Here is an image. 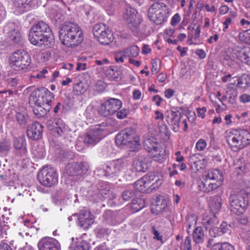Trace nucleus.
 I'll return each instance as SVG.
<instances>
[{
	"label": "nucleus",
	"mask_w": 250,
	"mask_h": 250,
	"mask_svg": "<svg viewBox=\"0 0 250 250\" xmlns=\"http://www.w3.org/2000/svg\"><path fill=\"white\" fill-rule=\"evenodd\" d=\"M89 167L88 164L86 162L80 164L77 162H72L66 165L65 171L70 176H81L88 171Z\"/></svg>",
	"instance_id": "16"
},
{
	"label": "nucleus",
	"mask_w": 250,
	"mask_h": 250,
	"mask_svg": "<svg viewBox=\"0 0 250 250\" xmlns=\"http://www.w3.org/2000/svg\"><path fill=\"white\" fill-rule=\"evenodd\" d=\"M220 186L219 182H211L205 178L203 181L198 183V188L200 190L204 192H209L217 189Z\"/></svg>",
	"instance_id": "25"
},
{
	"label": "nucleus",
	"mask_w": 250,
	"mask_h": 250,
	"mask_svg": "<svg viewBox=\"0 0 250 250\" xmlns=\"http://www.w3.org/2000/svg\"><path fill=\"white\" fill-rule=\"evenodd\" d=\"M165 117L167 123L171 126L172 129L175 132L179 131L181 124L184 125L183 130L186 131L188 129L187 119H183L182 113L178 110H167L165 113Z\"/></svg>",
	"instance_id": "11"
},
{
	"label": "nucleus",
	"mask_w": 250,
	"mask_h": 250,
	"mask_svg": "<svg viewBox=\"0 0 250 250\" xmlns=\"http://www.w3.org/2000/svg\"><path fill=\"white\" fill-rule=\"evenodd\" d=\"M90 244L85 240L78 241L72 250H89Z\"/></svg>",
	"instance_id": "40"
},
{
	"label": "nucleus",
	"mask_w": 250,
	"mask_h": 250,
	"mask_svg": "<svg viewBox=\"0 0 250 250\" xmlns=\"http://www.w3.org/2000/svg\"><path fill=\"white\" fill-rule=\"evenodd\" d=\"M161 184L162 181L158 176L151 173L137 180L134 183V188L138 191L144 192L148 188H150L151 189H155Z\"/></svg>",
	"instance_id": "9"
},
{
	"label": "nucleus",
	"mask_w": 250,
	"mask_h": 250,
	"mask_svg": "<svg viewBox=\"0 0 250 250\" xmlns=\"http://www.w3.org/2000/svg\"><path fill=\"white\" fill-rule=\"evenodd\" d=\"M229 227L230 226L227 222H223L220 225V227H219L221 235L227 232L229 230Z\"/></svg>",
	"instance_id": "56"
},
{
	"label": "nucleus",
	"mask_w": 250,
	"mask_h": 250,
	"mask_svg": "<svg viewBox=\"0 0 250 250\" xmlns=\"http://www.w3.org/2000/svg\"><path fill=\"white\" fill-rule=\"evenodd\" d=\"M50 7L48 9V14L50 16L54 19L56 21L62 20V15L60 5H62L60 1L50 0L48 3Z\"/></svg>",
	"instance_id": "21"
},
{
	"label": "nucleus",
	"mask_w": 250,
	"mask_h": 250,
	"mask_svg": "<svg viewBox=\"0 0 250 250\" xmlns=\"http://www.w3.org/2000/svg\"><path fill=\"white\" fill-rule=\"evenodd\" d=\"M240 100L243 103H248L250 102V95L247 94H242L240 97Z\"/></svg>",
	"instance_id": "62"
},
{
	"label": "nucleus",
	"mask_w": 250,
	"mask_h": 250,
	"mask_svg": "<svg viewBox=\"0 0 250 250\" xmlns=\"http://www.w3.org/2000/svg\"><path fill=\"white\" fill-rule=\"evenodd\" d=\"M193 241L196 244H201L204 242L205 238L204 232L201 227H196L193 232Z\"/></svg>",
	"instance_id": "30"
},
{
	"label": "nucleus",
	"mask_w": 250,
	"mask_h": 250,
	"mask_svg": "<svg viewBox=\"0 0 250 250\" xmlns=\"http://www.w3.org/2000/svg\"><path fill=\"white\" fill-rule=\"evenodd\" d=\"M145 206L144 200L140 198H133L130 205V208L133 212L139 211Z\"/></svg>",
	"instance_id": "32"
},
{
	"label": "nucleus",
	"mask_w": 250,
	"mask_h": 250,
	"mask_svg": "<svg viewBox=\"0 0 250 250\" xmlns=\"http://www.w3.org/2000/svg\"><path fill=\"white\" fill-rule=\"evenodd\" d=\"M128 161L125 159H119L106 164L103 169L101 167L96 168L98 175L106 177L117 176L120 173L126 169Z\"/></svg>",
	"instance_id": "7"
},
{
	"label": "nucleus",
	"mask_w": 250,
	"mask_h": 250,
	"mask_svg": "<svg viewBox=\"0 0 250 250\" xmlns=\"http://www.w3.org/2000/svg\"><path fill=\"white\" fill-rule=\"evenodd\" d=\"M26 146V141L24 137H20L14 138L13 141V146L15 150Z\"/></svg>",
	"instance_id": "42"
},
{
	"label": "nucleus",
	"mask_w": 250,
	"mask_h": 250,
	"mask_svg": "<svg viewBox=\"0 0 250 250\" xmlns=\"http://www.w3.org/2000/svg\"><path fill=\"white\" fill-rule=\"evenodd\" d=\"M32 0H13L14 5L23 12L30 9L29 3Z\"/></svg>",
	"instance_id": "33"
},
{
	"label": "nucleus",
	"mask_w": 250,
	"mask_h": 250,
	"mask_svg": "<svg viewBox=\"0 0 250 250\" xmlns=\"http://www.w3.org/2000/svg\"><path fill=\"white\" fill-rule=\"evenodd\" d=\"M11 148V143L7 141L3 140L0 142V156H6Z\"/></svg>",
	"instance_id": "36"
},
{
	"label": "nucleus",
	"mask_w": 250,
	"mask_h": 250,
	"mask_svg": "<svg viewBox=\"0 0 250 250\" xmlns=\"http://www.w3.org/2000/svg\"><path fill=\"white\" fill-rule=\"evenodd\" d=\"M113 34L112 31L107 28L97 39L101 44L106 45L111 43L114 40Z\"/></svg>",
	"instance_id": "26"
},
{
	"label": "nucleus",
	"mask_w": 250,
	"mask_h": 250,
	"mask_svg": "<svg viewBox=\"0 0 250 250\" xmlns=\"http://www.w3.org/2000/svg\"><path fill=\"white\" fill-rule=\"evenodd\" d=\"M183 248H188L192 249V246L191 244V239L189 236L186 237L185 240Z\"/></svg>",
	"instance_id": "63"
},
{
	"label": "nucleus",
	"mask_w": 250,
	"mask_h": 250,
	"mask_svg": "<svg viewBox=\"0 0 250 250\" xmlns=\"http://www.w3.org/2000/svg\"><path fill=\"white\" fill-rule=\"evenodd\" d=\"M207 111V109L205 107H202V108L198 107L197 109V114L199 117H201L203 119L205 117V113Z\"/></svg>",
	"instance_id": "58"
},
{
	"label": "nucleus",
	"mask_w": 250,
	"mask_h": 250,
	"mask_svg": "<svg viewBox=\"0 0 250 250\" xmlns=\"http://www.w3.org/2000/svg\"><path fill=\"white\" fill-rule=\"evenodd\" d=\"M221 198L219 196L211 197L209 202V207L210 209L214 212H218L221 208Z\"/></svg>",
	"instance_id": "29"
},
{
	"label": "nucleus",
	"mask_w": 250,
	"mask_h": 250,
	"mask_svg": "<svg viewBox=\"0 0 250 250\" xmlns=\"http://www.w3.org/2000/svg\"><path fill=\"white\" fill-rule=\"evenodd\" d=\"M160 61L158 59H154L152 60L151 73L152 74L157 73L160 69Z\"/></svg>",
	"instance_id": "47"
},
{
	"label": "nucleus",
	"mask_w": 250,
	"mask_h": 250,
	"mask_svg": "<svg viewBox=\"0 0 250 250\" xmlns=\"http://www.w3.org/2000/svg\"><path fill=\"white\" fill-rule=\"evenodd\" d=\"M229 102L232 104H236L237 91L236 89L232 86H228V90L226 91Z\"/></svg>",
	"instance_id": "34"
},
{
	"label": "nucleus",
	"mask_w": 250,
	"mask_h": 250,
	"mask_svg": "<svg viewBox=\"0 0 250 250\" xmlns=\"http://www.w3.org/2000/svg\"><path fill=\"white\" fill-rule=\"evenodd\" d=\"M40 183L46 187H50L58 183V176L55 170L48 166L43 167L38 173Z\"/></svg>",
	"instance_id": "12"
},
{
	"label": "nucleus",
	"mask_w": 250,
	"mask_h": 250,
	"mask_svg": "<svg viewBox=\"0 0 250 250\" xmlns=\"http://www.w3.org/2000/svg\"><path fill=\"white\" fill-rule=\"evenodd\" d=\"M249 48L236 46L232 49V53L236 57L238 60L244 63Z\"/></svg>",
	"instance_id": "28"
},
{
	"label": "nucleus",
	"mask_w": 250,
	"mask_h": 250,
	"mask_svg": "<svg viewBox=\"0 0 250 250\" xmlns=\"http://www.w3.org/2000/svg\"><path fill=\"white\" fill-rule=\"evenodd\" d=\"M73 88L77 92L83 94L86 91L87 87L82 82H80L74 85Z\"/></svg>",
	"instance_id": "49"
},
{
	"label": "nucleus",
	"mask_w": 250,
	"mask_h": 250,
	"mask_svg": "<svg viewBox=\"0 0 250 250\" xmlns=\"http://www.w3.org/2000/svg\"><path fill=\"white\" fill-rule=\"evenodd\" d=\"M107 28L104 23H100L95 24L93 28V33L94 37L98 38Z\"/></svg>",
	"instance_id": "37"
},
{
	"label": "nucleus",
	"mask_w": 250,
	"mask_h": 250,
	"mask_svg": "<svg viewBox=\"0 0 250 250\" xmlns=\"http://www.w3.org/2000/svg\"><path fill=\"white\" fill-rule=\"evenodd\" d=\"M229 7L226 5H222L219 9V13L220 15H223L228 12Z\"/></svg>",
	"instance_id": "61"
},
{
	"label": "nucleus",
	"mask_w": 250,
	"mask_h": 250,
	"mask_svg": "<svg viewBox=\"0 0 250 250\" xmlns=\"http://www.w3.org/2000/svg\"><path fill=\"white\" fill-rule=\"evenodd\" d=\"M115 142L117 146H126L132 151H138L141 146L134 130L131 128H127L119 133L116 136Z\"/></svg>",
	"instance_id": "5"
},
{
	"label": "nucleus",
	"mask_w": 250,
	"mask_h": 250,
	"mask_svg": "<svg viewBox=\"0 0 250 250\" xmlns=\"http://www.w3.org/2000/svg\"><path fill=\"white\" fill-rule=\"evenodd\" d=\"M223 243L215 242L213 239H208L207 247L210 250H222Z\"/></svg>",
	"instance_id": "39"
},
{
	"label": "nucleus",
	"mask_w": 250,
	"mask_h": 250,
	"mask_svg": "<svg viewBox=\"0 0 250 250\" xmlns=\"http://www.w3.org/2000/svg\"><path fill=\"white\" fill-rule=\"evenodd\" d=\"M77 215L79 225L84 229H88L94 222V216L88 210H81Z\"/></svg>",
	"instance_id": "17"
},
{
	"label": "nucleus",
	"mask_w": 250,
	"mask_h": 250,
	"mask_svg": "<svg viewBox=\"0 0 250 250\" xmlns=\"http://www.w3.org/2000/svg\"><path fill=\"white\" fill-rule=\"evenodd\" d=\"M126 56L124 53V50L118 52L115 54L114 59L115 61L118 62L123 63L124 62V58H126Z\"/></svg>",
	"instance_id": "51"
},
{
	"label": "nucleus",
	"mask_w": 250,
	"mask_h": 250,
	"mask_svg": "<svg viewBox=\"0 0 250 250\" xmlns=\"http://www.w3.org/2000/svg\"><path fill=\"white\" fill-rule=\"evenodd\" d=\"M129 113V110L124 108L117 112V117L119 119H123L126 117Z\"/></svg>",
	"instance_id": "54"
},
{
	"label": "nucleus",
	"mask_w": 250,
	"mask_h": 250,
	"mask_svg": "<svg viewBox=\"0 0 250 250\" xmlns=\"http://www.w3.org/2000/svg\"><path fill=\"white\" fill-rule=\"evenodd\" d=\"M238 38L241 42L250 44V29L240 32Z\"/></svg>",
	"instance_id": "41"
},
{
	"label": "nucleus",
	"mask_w": 250,
	"mask_h": 250,
	"mask_svg": "<svg viewBox=\"0 0 250 250\" xmlns=\"http://www.w3.org/2000/svg\"><path fill=\"white\" fill-rule=\"evenodd\" d=\"M152 230L153 234L154 235V239H156L157 240L162 241V236L160 235V233L157 230L154 226L152 227Z\"/></svg>",
	"instance_id": "59"
},
{
	"label": "nucleus",
	"mask_w": 250,
	"mask_h": 250,
	"mask_svg": "<svg viewBox=\"0 0 250 250\" xmlns=\"http://www.w3.org/2000/svg\"><path fill=\"white\" fill-rule=\"evenodd\" d=\"M236 87L241 89H246L250 87V76L247 74H243L236 78Z\"/></svg>",
	"instance_id": "27"
},
{
	"label": "nucleus",
	"mask_w": 250,
	"mask_h": 250,
	"mask_svg": "<svg viewBox=\"0 0 250 250\" xmlns=\"http://www.w3.org/2000/svg\"><path fill=\"white\" fill-rule=\"evenodd\" d=\"M99 124L89 128L87 132L82 137L83 143L87 146H94L104 137V129Z\"/></svg>",
	"instance_id": "13"
},
{
	"label": "nucleus",
	"mask_w": 250,
	"mask_h": 250,
	"mask_svg": "<svg viewBox=\"0 0 250 250\" xmlns=\"http://www.w3.org/2000/svg\"><path fill=\"white\" fill-rule=\"evenodd\" d=\"M209 233L210 236L216 237L217 236L222 235L220 232L219 227H212L209 229Z\"/></svg>",
	"instance_id": "52"
},
{
	"label": "nucleus",
	"mask_w": 250,
	"mask_h": 250,
	"mask_svg": "<svg viewBox=\"0 0 250 250\" xmlns=\"http://www.w3.org/2000/svg\"><path fill=\"white\" fill-rule=\"evenodd\" d=\"M123 50L126 57L130 58L137 57L139 53V48L137 45L131 46Z\"/></svg>",
	"instance_id": "35"
},
{
	"label": "nucleus",
	"mask_w": 250,
	"mask_h": 250,
	"mask_svg": "<svg viewBox=\"0 0 250 250\" xmlns=\"http://www.w3.org/2000/svg\"><path fill=\"white\" fill-rule=\"evenodd\" d=\"M206 142L202 139L199 140L196 144V148L200 151L203 150L206 148Z\"/></svg>",
	"instance_id": "53"
},
{
	"label": "nucleus",
	"mask_w": 250,
	"mask_h": 250,
	"mask_svg": "<svg viewBox=\"0 0 250 250\" xmlns=\"http://www.w3.org/2000/svg\"><path fill=\"white\" fill-rule=\"evenodd\" d=\"M27 151L26 146L16 149V156L19 158L24 159L27 156Z\"/></svg>",
	"instance_id": "50"
},
{
	"label": "nucleus",
	"mask_w": 250,
	"mask_h": 250,
	"mask_svg": "<svg viewBox=\"0 0 250 250\" xmlns=\"http://www.w3.org/2000/svg\"><path fill=\"white\" fill-rule=\"evenodd\" d=\"M217 222V218L214 216L212 217L207 216L203 219V224L205 227L206 229H210V228L213 227V226Z\"/></svg>",
	"instance_id": "38"
},
{
	"label": "nucleus",
	"mask_w": 250,
	"mask_h": 250,
	"mask_svg": "<svg viewBox=\"0 0 250 250\" xmlns=\"http://www.w3.org/2000/svg\"><path fill=\"white\" fill-rule=\"evenodd\" d=\"M152 100L157 106H160L163 100L160 96L157 95L153 97Z\"/></svg>",
	"instance_id": "64"
},
{
	"label": "nucleus",
	"mask_w": 250,
	"mask_h": 250,
	"mask_svg": "<svg viewBox=\"0 0 250 250\" xmlns=\"http://www.w3.org/2000/svg\"><path fill=\"white\" fill-rule=\"evenodd\" d=\"M250 134L246 129L226 132V140L231 150L236 152L250 145Z\"/></svg>",
	"instance_id": "4"
},
{
	"label": "nucleus",
	"mask_w": 250,
	"mask_h": 250,
	"mask_svg": "<svg viewBox=\"0 0 250 250\" xmlns=\"http://www.w3.org/2000/svg\"><path fill=\"white\" fill-rule=\"evenodd\" d=\"M14 119L19 125L21 127H24L30 122V118L26 112L20 109L16 110Z\"/></svg>",
	"instance_id": "24"
},
{
	"label": "nucleus",
	"mask_w": 250,
	"mask_h": 250,
	"mask_svg": "<svg viewBox=\"0 0 250 250\" xmlns=\"http://www.w3.org/2000/svg\"><path fill=\"white\" fill-rule=\"evenodd\" d=\"M169 12L170 10L164 3L155 2L149 7L148 17L156 24H161L167 21Z\"/></svg>",
	"instance_id": "6"
},
{
	"label": "nucleus",
	"mask_w": 250,
	"mask_h": 250,
	"mask_svg": "<svg viewBox=\"0 0 250 250\" xmlns=\"http://www.w3.org/2000/svg\"><path fill=\"white\" fill-rule=\"evenodd\" d=\"M122 197L125 201L132 200L135 197V193L132 190H125L122 193Z\"/></svg>",
	"instance_id": "45"
},
{
	"label": "nucleus",
	"mask_w": 250,
	"mask_h": 250,
	"mask_svg": "<svg viewBox=\"0 0 250 250\" xmlns=\"http://www.w3.org/2000/svg\"><path fill=\"white\" fill-rule=\"evenodd\" d=\"M31 58L28 53L23 50L14 52L10 57L11 67L15 70H21L29 65Z\"/></svg>",
	"instance_id": "10"
},
{
	"label": "nucleus",
	"mask_w": 250,
	"mask_h": 250,
	"mask_svg": "<svg viewBox=\"0 0 250 250\" xmlns=\"http://www.w3.org/2000/svg\"><path fill=\"white\" fill-rule=\"evenodd\" d=\"M8 35L10 40L15 43L20 42L21 39L20 33L15 29L9 31Z\"/></svg>",
	"instance_id": "43"
},
{
	"label": "nucleus",
	"mask_w": 250,
	"mask_h": 250,
	"mask_svg": "<svg viewBox=\"0 0 250 250\" xmlns=\"http://www.w3.org/2000/svg\"><path fill=\"white\" fill-rule=\"evenodd\" d=\"M181 17L179 14H175L172 18L170 24L172 26H176L180 21Z\"/></svg>",
	"instance_id": "57"
},
{
	"label": "nucleus",
	"mask_w": 250,
	"mask_h": 250,
	"mask_svg": "<svg viewBox=\"0 0 250 250\" xmlns=\"http://www.w3.org/2000/svg\"><path fill=\"white\" fill-rule=\"evenodd\" d=\"M138 12L134 8L126 6L124 13L123 18L126 21L128 28L133 32H137L141 20L137 15Z\"/></svg>",
	"instance_id": "15"
},
{
	"label": "nucleus",
	"mask_w": 250,
	"mask_h": 250,
	"mask_svg": "<svg viewBox=\"0 0 250 250\" xmlns=\"http://www.w3.org/2000/svg\"><path fill=\"white\" fill-rule=\"evenodd\" d=\"M28 40L32 44L44 49L52 48L55 44L52 30L48 24L43 21H39L31 27Z\"/></svg>",
	"instance_id": "1"
},
{
	"label": "nucleus",
	"mask_w": 250,
	"mask_h": 250,
	"mask_svg": "<svg viewBox=\"0 0 250 250\" xmlns=\"http://www.w3.org/2000/svg\"><path fill=\"white\" fill-rule=\"evenodd\" d=\"M46 124L48 128L55 137L62 136L66 130L65 125L61 119H55L54 121H48Z\"/></svg>",
	"instance_id": "18"
},
{
	"label": "nucleus",
	"mask_w": 250,
	"mask_h": 250,
	"mask_svg": "<svg viewBox=\"0 0 250 250\" xmlns=\"http://www.w3.org/2000/svg\"><path fill=\"white\" fill-rule=\"evenodd\" d=\"M43 126L39 122L33 123L27 126V137L33 140H38L42 137Z\"/></svg>",
	"instance_id": "19"
},
{
	"label": "nucleus",
	"mask_w": 250,
	"mask_h": 250,
	"mask_svg": "<svg viewBox=\"0 0 250 250\" xmlns=\"http://www.w3.org/2000/svg\"><path fill=\"white\" fill-rule=\"evenodd\" d=\"M205 178L209 181L217 180L216 182H219L221 183L222 180V175L218 169H210L208 171V174L206 175Z\"/></svg>",
	"instance_id": "31"
},
{
	"label": "nucleus",
	"mask_w": 250,
	"mask_h": 250,
	"mask_svg": "<svg viewBox=\"0 0 250 250\" xmlns=\"http://www.w3.org/2000/svg\"><path fill=\"white\" fill-rule=\"evenodd\" d=\"M222 250H235L234 247L228 242L223 243Z\"/></svg>",
	"instance_id": "60"
},
{
	"label": "nucleus",
	"mask_w": 250,
	"mask_h": 250,
	"mask_svg": "<svg viewBox=\"0 0 250 250\" xmlns=\"http://www.w3.org/2000/svg\"><path fill=\"white\" fill-rule=\"evenodd\" d=\"M39 250H61L59 242L52 238H44L38 243Z\"/></svg>",
	"instance_id": "20"
},
{
	"label": "nucleus",
	"mask_w": 250,
	"mask_h": 250,
	"mask_svg": "<svg viewBox=\"0 0 250 250\" xmlns=\"http://www.w3.org/2000/svg\"><path fill=\"white\" fill-rule=\"evenodd\" d=\"M238 222L243 225H250V214H243L237 218Z\"/></svg>",
	"instance_id": "46"
},
{
	"label": "nucleus",
	"mask_w": 250,
	"mask_h": 250,
	"mask_svg": "<svg viewBox=\"0 0 250 250\" xmlns=\"http://www.w3.org/2000/svg\"><path fill=\"white\" fill-rule=\"evenodd\" d=\"M122 106L121 101L116 98H110L101 104L98 112L102 116L107 117L117 112Z\"/></svg>",
	"instance_id": "14"
},
{
	"label": "nucleus",
	"mask_w": 250,
	"mask_h": 250,
	"mask_svg": "<svg viewBox=\"0 0 250 250\" xmlns=\"http://www.w3.org/2000/svg\"><path fill=\"white\" fill-rule=\"evenodd\" d=\"M54 100V95L44 87L35 89L30 94L29 103L35 107L33 112L38 117L45 115L51 109V104Z\"/></svg>",
	"instance_id": "2"
},
{
	"label": "nucleus",
	"mask_w": 250,
	"mask_h": 250,
	"mask_svg": "<svg viewBox=\"0 0 250 250\" xmlns=\"http://www.w3.org/2000/svg\"><path fill=\"white\" fill-rule=\"evenodd\" d=\"M150 158L145 155H140L135 158L133 165L138 172H145L150 166Z\"/></svg>",
	"instance_id": "22"
},
{
	"label": "nucleus",
	"mask_w": 250,
	"mask_h": 250,
	"mask_svg": "<svg viewBox=\"0 0 250 250\" xmlns=\"http://www.w3.org/2000/svg\"><path fill=\"white\" fill-rule=\"evenodd\" d=\"M59 36L61 42L68 47H76L83 40L81 28L72 21H65L61 25Z\"/></svg>",
	"instance_id": "3"
},
{
	"label": "nucleus",
	"mask_w": 250,
	"mask_h": 250,
	"mask_svg": "<svg viewBox=\"0 0 250 250\" xmlns=\"http://www.w3.org/2000/svg\"><path fill=\"white\" fill-rule=\"evenodd\" d=\"M48 73V71L46 69H43L42 71L38 72V73L36 75H31L29 77L32 78H38V79H42L46 77L45 74Z\"/></svg>",
	"instance_id": "55"
},
{
	"label": "nucleus",
	"mask_w": 250,
	"mask_h": 250,
	"mask_svg": "<svg viewBox=\"0 0 250 250\" xmlns=\"http://www.w3.org/2000/svg\"><path fill=\"white\" fill-rule=\"evenodd\" d=\"M111 188L109 184L105 183L102 186L101 188L99 190V193L96 197H93L95 202H98L100 200H102V198H108L110 199L114 198L115 195L113 194L112 191L111 190Z\"/></svg>",
	"instance_id": "23"
},
{
	"label": "nucleus",
	"mask_w": 250,
	"mask_h": 250,
	"mask_svg": "<svg viewBox=\"0 0 250 250\" xmlns=\"http://www.w3.org/2000/svg\"><path fill=\"white\" fill-rule=\"evenodd\" d=\"M230 210L235 214L242 213L247 208L249 200L247 194L244 190L232 194L229 198Z\"/></svg>",
	"instance_id": "8"
},
{
	"label": "nucleus",
	"mask_w": 250,
	"mask_h": 250,
	"mask_svg": "<svg viewBox=\"0 0 250 250\" xmlns=\"http://www.w3.org/2000/svg\"><path fill=\"white\" fill-rule=\"evenodd\" d=\"M145 146L149 152L153 151L156 152L158 149V144L155 142H152L150 139H147L145 141Z\"/></svg>",
	"instance_id": "44"
},
{
	"label": "nucleus",
	"mask_w": 250,
	"mask_h": 250,
	"mask_svg": "<svg viewBox=\"0 0 250 250\" xmlns=\"http://www.w3.org/2000/svg\"><path fill=\"white\" fill-rule=\"evenodd\" d=\"M20 82V79L19 77L15 78H9L7 79V83L8 86L14 87V88H17L18 84Z\"/></svg>",
	"instance_id": "48"
}]
</instances>
